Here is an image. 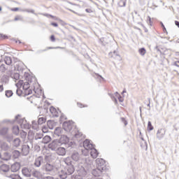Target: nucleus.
<instances>
[{"mask_svg": "<svg viewBox=\"0 0 179 179\" xmlns=\"http://www.w3.org/2000/svg\"><path fill=\"white\" fill-rule=\"evenodd\" d=\"M0 38H3V39L8 38V36L0 34Z\"/></svg>", "mask_w": 179, "mask_h": 179, "instance_id": "55", "label": "nucleus"}, {"mask_svg": "<svg viewBox=\"0 0 179 179\" xmlns=\"http://www.w3.org/2000/svg\"><path fill=\"white\" fill-rule=\"evenodd\" d=\"M6 66L3 64L0 66V72H6Z\"/></svg>", "mask_w": 179, "mask_h": 179, "instance_id": "42", "label": "nucleus"}, {"mask_svg": "<svg viewBox=\"0 0 179 179\" xmlns=\"http://www.w3.org/2000/svg\"><path fill=\"white\" fill-rule=\"evenodd\" d=\"M96 75L98 79H99V80L101 79V80H104V78H103V76H101L99 75V73H96Z\"/></svg>", "mask_w": 179, "mask_h": 179, "instance_id": "52", "label": "nucleus"}, {"mask_svg": "<svg viewBox=\"0 0 179 179\" xmlns=\"http://www.w3.org/2000/svg\"><path fill=\"white\" fill-rule=\"evenodd\" d=\"M27 13H33L34 15H35L36 16H37V13H34V10L33 9H27L26 8L25 10Z\"/></svg>", "mask_w": 179, "mask_h": 179, "instance_id": "45", "label": "nucleus"}, {"mask_svg": "<svg viewBox=\"0 0 179 179\" xmlns=\"http://www.w3.org/2000/svg\"><path fill=\"white\" fill-rule=\"evenodd\" d=\"M127 5V1L126 0H120L119 2H118V6L120 7V8H124V6H125Z\"/></svg>", "mask_w": 179, "mask_h": 179, "instance_id": "34", "label": "nucleus"}, {"mask_svg": "<svg viewBox=\"0 0 179 179\" xmlns=\"http://www.w3.org/2000/svg\"><path fill=\"white\" fill-rule=\"evenodd\" d=\"M6 177L11 179H22L20 176L17 173H7Z\"/></svg>", "mask_w": 179, "mask_h": 179, "instance_id": "20", "label": "nucleus"}, {"mask_svg": "<svg viewBox=\"0 0 179 179\" xmlns=\"http://www.w3.org/2000/svg\"><path fill=\"white\" fill-rule=\"evenodd\" d=\"M51 26H53L54 27H58V23L57 22H51Z\"/></svg>", "mask_w": 179, "mask_h": 179, "instance_id": "56", "label": "nucleus"}, {"mask_svg": "<svg viewBox=\"0 0 179 179\" xmlns=\"http://www.w3.org/2000/svg\"><path fill=\"white\" fill-rule=\"evenodd\" d=\"M175 24H176V26H177V27H178V29H179V22L177 21V20H176V21H175Z\"/></svg>", "mask_w": 179, "mask_h": 179, "instance_id": "61", "label": "nucleus"}, {"mask_svg": "<svg viewBox=\"0 0 179 179\" xmlns=\"http://www.w3.org/2000/svg\"><path fill=\"white\" fill-rule=\"evenodd\" d=\"M138 52L140 55H142L143 57V55L146 54V49H145V48H141L138 50Z\"/></svg>", "mask_w": 179, "mask_h": 179, "instance_id": "37", "label": "nucleus"}, {"mask_svg": "<svg viewBox=\"0 0 179 179\" xmlns=\"http://www.w3.org/2000/svg\"><path fill=\"white\" fill-rule=\"evenodd\" d=\"M64 162L66 166H73L72 162V158L71 157H67L64 159Z\"/></svg>", "mask_w": 179, "mask_h": 179, "instance_id": "22", "label": "nucleus"}, {"mask_svg": "<svg viewBox=\"0 0 179 179\" xmlns=\"http://www.w3.org/2000/svg\"><path fill=\"white\" fill-rule=\"evenodd\" d=\"M59 146H61V144L59 143V141H58V139L53 140L48 144V148L54 152H56Z\"/></svg>", "mask_w": 179, "mask_h": 179, "instance_id": "5", "label": "nucleus"}, {"mask_svg": "<svg viewBox=\"0 0 179 179\" xmlns=\"http://www.w3.org/2000/svg\"><path fill=\"white\" fill-rule=\"evenodd\" d=\"M20 129H19V126H14L13 127V133L14 135H19Z\"/></svg>", "mask_w": 179, "mask_h": 179, "instance_id": "29", "label": "nucleus"}, {"mask_svg": "<svg viewBox=\"0 0 179 179\" xmlns=\"http://www.w3.org/2000/svg\"><path fill=\"white\" fill-rule=\"evenodd\" d=\"M18 124H20L21 128H24V129H30V128H31V124L27 123V121L24 118L18 120Z\"/></svg>", "mask_w": 179, "mask_h": 179, "instance_id": "7", "label": "nucleus"}, {"mask_svg": "<svg viewBox=\"0 0 179 179\" xmlns=\"http://www.w3.org/2000/svg\"><path fill=\"white\" fill-rule=\"evenodd\" d=\"M20 117V115H17L15 116V121H17V120H19Z\"/></svg>", "mask_w": 179, "mask_h": 179, "instance_id": "60", "label": "nucleus"}, {"mask_svg": "<svg viewBox=\"0 0 179 179\" xmlns=\"http://www.w3.org/2000/svg\"><path fill=\"white\" fill-rule=\"evenodd\" d=\"M71 152V158L72 159V160H73L74 162H79V159H80V155H79V152H78V151H76V148H73Z\"/></svg>", "mask_w": 179, "mask_h": 179, "instance_id": "12", "label": "nucleus"}, {"mask_svg": "<svg viewBox=\"0 0 179 179\" xmlns=\"http://www.w3.org/2000/svg\"><path fill=\"white\" fill-rule=\"evenodd\" d=\"M20 135L22 139H24L27 136V133L24 131H21Z\"/></svg>", "mask_w": 179, "mask_h": 179, "instance_id": "40", "label": "nucleus"}, {"mask_svg": "<svg viewBox=\"0 0 179 179\" xmlns=\"http://www.w3.org/2000/svg\"><path fill=\"white\" fill-rule=\"evenodd\" d=\"M45 164V159H44V157L43 156H39L35 159L34 166L35 167H43Z\"/></svg>", "mask_w": 179, "mask_h": 179, "instance_id": "4", "label": "nucleus"}, {"mask_svg": "<svg viewBox=\"0 0 179 179\" xmlns=\"http://www.w3.org/2000/svg\"><path fill=\"white\" fill-rule=\"evenodd\" d=\"M5 94H6V96L8 98L12 97V96H13V92L12 90H6L5 92Z\"/></svg>", "mask_w": 179, "mask_h": 179, "instance_id": "35", "label": "nucleus"}, {"mask_svg": "<svg viewBox=\"0 0 179 179\" xmlns=\"http://www.w3.org/2000/svg\"><path fill=\"white\" fill-rule=\"evenodd\" d=\"M2 159H3V160H5L6 162L10 160V154H9V152H4L3 157Z\"/></svg>", "mask_w": 179, "mask_h": 179, "instance_id": "27", "label": "nucleus"}, {"mask_svg": "<svg viewBox=\"0 0 179 179\" xmlns=\"http://www.w3.org/2000/svg\"><path fill=\"white\" fill-rule=\"evenodd\" d=\"M16 94L17 96H22V90H19V89H17L16 90Z\"/></svg>", "mask_w": 179, "mask_h": 179, "instance_id": "49", "label": "nucleus"}, {"mask_svg": "<svg viewBox=\"0 0 179 179\" xmlns=\"http://www.w3.org/2000/svg\"><path fill=\"white\" fill-rule=\"evenodd\" d=\"M22 173L24 176V177H31V169L24 167L22 169Z\"/></svg>", "mask_w": 179, "mask_h": 179, "instance_id": "17", "label": "nucleus"}, {"mask_svg": "<svg viewBox=\"0 0 179 179\" xmlns=\"http://www.w3.org/2000/svg\"><path fill=\"white\" fill-rule=\"evenodd\" d=\"M10 170V166L6 164H3L0 166V171L3 173H8Z\"/></svg>", "mask_w": 179, "mask_h": 179, "instance_id": "19", "label": "nucleus"}, {"mask_svg": "<svg viewBox=\"0 0 179 179\" xmlns=\"http://www.w3.org/2000/svg\"><path fill=\"white\" fill-rule=\"evenodd\" d=\"M8 128L3 127L1 129L0 134L1 135H6L8 134Z\"/></svg>", "mask_w": 179, "mask_h": 179, "instance_id": "36", "label": "nucleus"}, {"mask_svg": "<svg viewBox=\"0 0 179 179\" xmlns=\"http://www.w3.org/2000/svg\"><path fill=\"white\" fill-rule=\"evenodd\" d=\"M0 148L1 150H4L5 152H6V150L9 149V145H8V143L3 142L1 143Z\"/></svg>", "mask_w": 179, "mask_h": 179, "instance_id": "25", "label": "nucleus"}, {"mask_svg": "<svg viewBox=\"0 0 179 179\" xmlns=\"http://www.w3.org/2000/svg\"><path fill=\"white\" fill-rule=\"evenodd\" d=\"M161 26L164 30V31H167V29H166V27H164V24H163V22H161Z\"/></svg>", "mask_w": 179, "mask_h": 179, "instance_id": "57", "label": "nucleus"}, {"mask_svg": "<svg viewBox=\"0 0 179 179\" xmlns=\"http://www.w3.org/2000/svg\"><path fill=\"white\" fill-rule=\"evenodd\" d=\"M42 169L44 171H45V173H47V174H49L50 176H55L57 174V167L48 162L43 165Z\"/></svg>", "mask_w": 179, "mask_h": 179, "instance_id": "3", "label": "nucleus"}, {"mask_svg": "<svg viewBox=\"0 0 179 179\" xmlns=\"http://www.w3.org/2000/svg\"><path fill=\"white\" fill-rule=\"evenodd\" d=\"M94 146V145L92 143H90V141H89V139H86L83 142V148H85L84 152H85V153L92 149Z\"/></svg>", "mask_w": 179, "mask_h": 179, "instance_id": "10", "label": "nucleus"}, {"mask_svg": "<svg viewBox=\"0 0 179 179\" xmlns=\"http://www.w3.org/2000/svg\"><path fill=\"white\" fill-rule=\"evenodd\" d=\"M32 128L34 129H35L36 131H37V129H38V122H37L36 120H33L32 121Z\"/></svg>", "mask_w": 179, "mask_h": 179, "instance_id": "31", "label": "nucleus"}, {"mask_svg": "<svg viewBox=\"0 0 179 179\" xmlns=\"http://www.w3.org/2000/svg\"><path fill=\"white\" fill-rule=\"evenodd\" d=\"M109 57H111L112 58H115L117 57H120V55L117 53V51L114 50L113 52H109Z\"/></svg>", "mask_w": 179, "mask_h": 179, "instance_id": "33", "label": "nucleus"}, {"mask_svg": "<svg viewBox=\"0 0 179 179\" xmlns=\"http://www.w3.org/2000/svg\"><path fill=\"white\" fill-rule=\"evenodd\" d=\"M108 95L112 99L113 101H114L115 104H118V101L117 100V98L114 96V94L109 93Z\"/></svg>", "mask_w": 179, "mask_h": 179, "instance_id": "38", "label": "nucleus"}, {"mask_svg": "<svg viewBox=\"0 0 179 179\" xmlns=\"http://www.w3.org/2000/svg\"><path fill=\"white\" fill-rule=\"evenodd\" d=\"M50 141H51V136H45L43 138L44 143H48V142H50Z\"/></svg>", "mask_w": 179, "mask_h": 179, "instance_id": "39", "label": "nucleus"}, {"mask_svg": "<svg viewBox=\"0 0 179 179\" xmlns=\"http://www.w3.org/2000/svg\"><path fill=\"white\" fill-rule=\"evenodd\" d=\"M82 169L81 170H83V171H85V173H89V171H90V170H92V165H87L85 164V166H81Z\"/></svg>", "mask_w": 179, "mask_h": 179, "instance_id": "23", "label": "nucleus"}, {"mask_svg": "<svg viewBox=\"0 0 179 179\" xmlns=\"http://www.w3.org/2000/svg\"><path fill=\"white\" fill-rule=\"evenodd\" d=\"M62 136V128L56 127L54 131V136Z\"/></svg>", "mask_w": 179, "mask_h": 179, "instance_id": "21", "label": "nucleus"}, {"mask_svg": "<svg viewBox=\"0 0 179 179\" xmlns=\"http://www.w3.org/2000/svg\"><path fill=\"white\" fill-rule=\"evenodd\" d=\"M11 173H17L20 170V163L15 162L10 168Z\"/></svg>", "mask_w": 179, "mask_h": 179, "instance_id": "14", "label": "nucleus"}, {"mask_svg": "<svg viewBox=\"0 0 179 179\" xmlns=\"http://www.w3.org/2000/svg\"><path fill=\"white\" fill-rule=\"evenodd\" d=\"M34 138H35V141H37L38 139H41V138H43V134L36 133Z\"/></svg>", "mask_w": 179, "mask_h": 179, "instance_id": "44", "label": "nucleus"}, {"mask_svg": "<svg viewBox=\"0 0 179 179\" xmlns=\"http://www.w3.org/2000/svg\"><path fill=\"white\" fill-rule=\"evenodd\" d=\"M74 138H76V139H77L78 141H82V139H85L86 136H85V135H83L82 132L79 131V130L76 129Z\"/></svg>", "mask_w": 179, "mask_h": 179, "instance_id": "15", "label": "nucleus"}, {"mask_svg": "<svg viewBox=\"0 0 179 179\" xmlns=\"http://www.w3.org/2000/svg\"><path fill=\"white\" fill-rule=\"evenodd\" d=\"M96 167L101 169L102 170L106 169V161L103 159L98 158L96 160Z\"/></svg>", "mask_w": 179, "mask_h": 179, "instance_id": "13", "label": "nucleus"}, {"mask_svg": "<svg viewBox=\"0 0 179 179\" xmlns=\"http://www.w3.org/2000/svg\"><path fill=\"white\" fill-rule=\"evenodd\" d=\"M63 128L66 132H71L72 131V129L73 128V122H64L63 123Z\"/></svg>", "mask_w": 179, "mask_h": 179, "instance_id": "8", "label": "nucleus"}, {"mask_svg": "<svg viewBox=\"0 0 179 179\" xmlns=\"http://www.w3.org/2000/svg\"><path fill=\"white\" fill-rule=\"evenodd\" d=\"M4 62L6 65H11L12 64V57L9 56H6L4 57Z\"/></svg>", "mask_w": 179, "mask_h": 179, "instance_id": "26", "label": "nucleus"}, {"mask_svg": "<svg viewBox=\"0 0 179 179\" xmlns=\"http://www.w3.org/2000/svg\"><path fill=\"white\" fill-rule=\"evenodd\" d=\"M85 12H87V13H92L93 10L90 8H87L85 9Z\"/></svg>", "mask_w": 179, "mask_h": 179, "instance_id": "58", "label": "nucleus"}, {"mask_svg": "<svg viewBox=\"0 0 179 179\" xmlns=\"http://www.w3.org/2000/svg\"><path fill=\"white\" fill-rule=\"evenodd\" d=\"M13 78V79H15V80H19V79L20 78V74H19L18 73H15Z\"/></svg>", "mask_w": 179, "mask_h": 179, "instance_id": "43", "label": "nucleus"}, {"mask_svg": "<svg viewBox=\"0 0 179 179\" xmlns=\"http://www.w3.org/2000/svg\"><path fill=\"white\" fill-rule=\"evenodd\" d=\"M166 132H167V129L164 127L158 129L156 134L157 139L162 141V139L166 136Z\"/></svg>", "mask_w": 179, "mask_h": 179, "instance_id": "6", "label": "nucleus"}, {"mask_svg": "<svg viewBox=\"0 0 179 179\" xmlns=\"http://www.w3.org/2000/svg\"><path fill=\"white\" fill-rule=\"evenodd\" d=\"M58 142L62 145H65L69 152H72V149H76V143L73 141L69 142V137L66 135H62L59 139H57Z\"/></svg>", "mask_w": 179, "mask_h": 179, "instance_id": "1", "label": "nucleus"}, {"mask_svg": "<svg viewBox=\"0 0 179 179\" xmlns=\"http://www.w3.org/2000/svg\"><path fill=\"white\" fill-rule=\"evenodd\" d=\"M20 157V151L19 150L13 151V157L14 159H19Z\"/></svg>", "mask_w": 179, "mask_h": 179, "instance_id": "28", "label": "nucleus"}, {"mask_svg": "<svg viewBox=\"0 0 179 179\" xmlns=\"http://www.w3.org/2000/svg\"><path fill=\"white\" fill-rule=\"evenodd\" d=\"M173 65H175V66H178V68H179V61L175 62Z\"/></svg>", "mask_w": 179, "mask_h": 179, "instance_id": "59", "label": "nucleus"}, {"mask_svg": "<svg viewBox=\"0 0 179 179\" xmlns=\"http://www.w3.org/2000/svg\"><path fill=\"white\" fill-rule=\"evenodd\" d=\"M50 111L52 114H55V113H57V109L54 108V106H51L50 108Z\"/></svg>", "mask_w": 179, "mask_h": 179, "instance_id": "46", "label": "nucleus"}, {"mask_svg": "<svg viewBox=\"0 0 179 179\" xmlns=\"http://www.w3.org/2000/svg\"><path fill=\"white\" fill-rule=\"evenodd\" d=\"M73 173H75V167L73 165H70L66 169H62L59 172V177L61 179H66L68 177H71Z\"/></svg>", "mask_w": 179, "mask_h": 179, "instance_id": "2", "label": "nucleus"}, {"mask_svg": "<svg viewBox=\"0 0 179 179\" xmlns=\"http://www.w3.org/2000/svg\"><path fill=\"white\" fill-rule=\"evenodd\" d=\"M78 107H80V108H82L83 107V104H82V103H78Z\"/></svg>", "mask_w": 179, "mask_h": 179, "instance_id": "63", "label": "nucleus"}, {"mask_svg": "<svg viewBox=\"0 0 179 179\" xmlns=\"http://www.w3.org/2000/svg\"><path fill=\"white\" fill-rule=\"evenodd\" d=\"M31 93H33V90H30L29 88L25 90V94L27 96H29V94H31Z\"/></svg>", "mask_w": 179, "mask_h": 179, "instance_id": "47", "label": "nucleus"}, {"mask_svg": "<svg viewBox=\"0 0 179 179\" xmlns=\"http://www.w3.org/2000/svg\"><path fill=\"white\" fill-rule=\"evenodd\" d=\"M45 179H54L52 176H47Z\"/></svg>", "mask_w": 179, "mask_h": 179, "instance_id": "64", "label": "nucleus"}, {"mask_svg": "<svg viewBox=\"0 0 179 179\" xmlns=\"http://www.w3.org/2000/svg\"><path fill=\"white\" fill-rule=\"evenodd\" d=\"M50 41L54 43L55 41V36L51 35L50 36Z\"/></svg>", "mask_w": 179, "mask_h": 179, "instance_id": "53", "label": "nucleus"}, {"mask_svg": "<svg viewBox=\"0 0 179 179\" xmlns=\"http://www.w3.org/2000/svg\"><path fill=\"white\" fill-rule=\"evenodd\" d=\"M44 16H46V17H52V19H54V15H51V14H44Z\"/></svg>", "mask_w": 179, "mask_h": 179, "instance_id": "54", "label": "nucleus"}, {"mask_svg": "<svg viewBox=\"0 0 179 179\" xmlns=\"http://www.w3.org/2000/svg\"><path fill=\"white\" fill-rule=\"evenodd\" d=\"M89 153L93 159H96L99 156V152H97V150L94 148V145L89 151H87L85 153V156H87Z\"/></svg>", "mask_w": 179, "mask_h": 179, "instance_id": "9", "label": "nucleus"}, {"mask_svg": "<svg viewBox=\"0 0 179 179\" xmlns=\"http://www.w3.org/2000/svg\"><path fill=\"white\" fill-rule=\"evenodd\" d=\"M20 138H16L13 141V145L15 146V148H19L20 146Z\"/></svg>", "mask_w": 179, "mask_h": 179, "instance_id": "24", "label": "nucleus"}, {"mask_svg": "<svg viewBox=\"0 0 179 179\" xmlns=\"http://www.w3.org/2000/svg\"><path fill=\"white\" fill-rule=\"evenodd\" d=\"M30 88V83H29V82H25L24 83V85H22V89L23 90H27Z\"/></svg>", "mask_w": 179, "mask_h": 179, "instance_id": "32", "label": "nucleus"}, {"mask_svg": "<svg viewBox=\"0 0 179 179\" xmlns=\"http://www.w3.org/2000/svg\"><path fill=\"white\" fill-rule=\"evenodd\" d=\"M55 152L58 156H65L66 155V148L59 146Z\"/></svg>", "mask_w": 179, "mask_h": 179, "instance_id": "16", "label": "nucleus"}, {"mask_svg": "<svg viewBox=\"0 0 179 179\" xmlns=\"http://www.w3.org/2000/svg\"><path fill=\"white\" fill-rule=\"evenodd\" d=\"M103 171H104V169L96 167V169H92L91 173L94 177H101V176H103Z\"/></svg>", "mask_w": 179, "mask_h": 179, "instance_id": "11", "label": "nucleus"}, {"mask_svg": "<svg viewBox=\"0 0 179 179\" xmlns=\"http://www.w3.org/2000/svg\"><path fill=\"white\" fill-rule=\"evenodd\" d=\"M117 99L120 103H122V101H124V99L122 98V96L121 95H118Z\"/></svg>", "mask_w": 179, "mask_h": 179, "instance_id": "51", "label": "nucleus"}, {"mask_svg": "<svg viewBox=\"0 0 179 179\" xmlns=\"http://www.w3.org/2000/svg\"><path fill=\"white\" fill-rule=\"evenodd\" d=\"M154 127L152 125V122L149 121L148 123V131H153Z\"/></svg>", "mask_w": 179, "mask_h": 179, "instance_id": "41", "label": "nucleus"}, {"mask_svg": "<svg viewBox=\"0 0 179 179\" xmlns=\"http://www.w3.org/2000/svg\"><path fill=\"white\" fill-rule=\"evenodd\" d=\"M52 124V121H51V120H48L47 122V124L49 127L50 129H52V127H50V125H51Z\"/></svg>", "mask_w": 179, "mask_h": 179, "instance_id": "50", "label": "nucleus"}, {"mask_svg": "<svg viewBox=\"0 0 179 179\" xmlns=\"http://www.w3.org/2000/svg\"><path fill=\"white\" fill-rule=\"evenodd\" d=\"M47 121V119L45 117H38V125H43L45 122Z\"/></svg>", "mask_w": 179, "mask_h": 179, "instance_id": "30", "label": "nucleus"}, {"mask_svg": "<svg viewBox=\"0 0 179 179\" xmlns=\"http://www.w3.org/2000/svg\"><path fill=\"white\" fill-rule=\"evenodd\" d=\"M22 152L24 156H27L30 153V145H23L22 147Z\"/></svg>", "mask_w": 179, "mask_h": 179, "instance_id": "18", "label": "nucleus"}, {"mask_svg": "<svg viewBox=\"0 0 179 179\" xmlns=\"http://www.w3.org/2000/svg\"><path fill=\"white\" fill-rule=\"evenodd\" d=\"M121 121L124 122V125H128V122L126 121L125 117H121Z\"/></svg>", "mask_w": 179, "mask_h": 179, "instance_id": "48", "label": "nucleus"}, {"mask_svg": "<svg viewBox=\"0 0 179 179\" xmlns=\"http://www.w3.org/2000/svg\"><path fill=\"white\" fill-rule=\"evenodd\" d=\"M3 92V85H0V92Z\"/></svg>", "mask_w": 179, "mask_h": 179, "instance_id": "62", "label": "nucleus"}]
</instances>
